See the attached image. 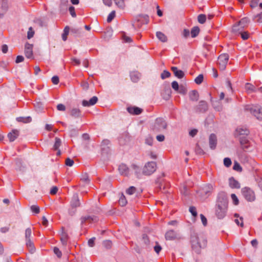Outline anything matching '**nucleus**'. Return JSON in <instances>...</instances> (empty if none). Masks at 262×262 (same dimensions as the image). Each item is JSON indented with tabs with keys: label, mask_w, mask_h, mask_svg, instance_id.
I'll list each match as a JSON object with an SVG mask.
<instances>
[{
	"label": "nucleus",
	"mask_w": 262,
	"mask_h": 262,
	"mask_svg": "<svg viewBox=\"0 0 262 262\" xmlns=\"http://www.w3.org/2000/svg\"><path fill=\"white\" fill-rule=\"evenodd\" d=\"M191 242L192 249L196 252H199L200 248H204L207 245V240L203 236H198L192 235L191 237Z\"/></svg>",
	"instance_id": "f257e3e1"
},
{
	"label": "nucleus",
	"mask_w": 262,
	"mask_h": 262,
	"mask_svg": "<svg viewBox=\"0 0 262 262\" xmlns=\"http://www.w3.org/2000/svg\"><path fill=\"white\" fill-rule=\"evenodd\" d=\"M167 124L165 120L161 117L157 118L152 126V129L155 132H160L167 128Z\"/></svg>",
	"instance_id": "f03ea898"
},
{
	"label": "nucleus",
	"mask_w": 262,
	"mask_h": 262,
	"mask_svg": "<svg viewBox=\"0 0 262 262\" xmlns=\"http://www.w3.org/2000/svg\"><path fill=\"white\" fill-rule=\"evenodd\" d=\"M32 231L31 228H28L25 231L26 245L31 253L35 251V248L32 241Z\"/></svg>",
	"instance_id": "7ed1b4c3"
},
{
	"label": "nucleus",
	"mask_w": 262,
	"mask_h": 262,
	"mask_svg": "<svg viewBox=\"0 0 262 262\" xmlns=\"http://www.w3.org/2000/svg\"><path fill=\"white\" fill-rule=\"evenodd\" d=\"M245 110L254 116L258 120H262V107L260 106H246Z\"/></svg>",
	"instance_id": "20e7f679"
},
{
	"label": "nucleus",
	"mask_w": 262,
	"mask_h": 262,
	"mask_svg": "<svg viewBox=\"0 0 262 262\" xmlns=\"http://www.w3.org/2000/svg\"><path fill=\"white\" fill-rule=\"evenodd\" d=\"M227 209V203L225 201L218 203L215 211L217 217L220 219L224 218L226 215Z\"/></svg>",
	"instance_id": "39448f33"
},
{
	"label": "nucleus",
	"mask_w": 262,
	"mask_h": 262,
	"mask_svg": "<svg viewBox=\"0 0 262 262\" xmlns=\"http://www.w3.org/2000/svg\"><path fill=\"white\" fill-rule=\"evenodd\" d=\"M243 195L246 200L249 202H253L255 200V194L251 189L245 187L242 189Z\"/></svg>",
	"instance_id": "423d86ee"
},
{
	"label": "nucleus",
	"mask_w": 262,
	"mask_h": 262,
	"mask_svg": "<svg viewBox=\"0 0 262 262\" xmlns=\"http://www.w3.org/2000/svg\"><path fill=\"white\" fill-rule=\"evenodd\" d=\"M156 164L154 162L147 163L143 168V173L145 175H150L156 170Z\"/></svg>",
	"instance_id": "0eeeda50"
},
{
	"label": "nucleus",
	"mask_w": 262,
	"mask_h": 262,
	"mask_svg": "<svg viewBox=\"0 0 262 262\" xmlns=\"http://www.w3.org/2000/svg\"><path fill=\"white\" fill-rule=\"evenodd\" d=\"M229 60V55L227 54H222L218 58V64L221 70H224L226 67Z\"/></svg>",
	"instance_id": "6e6552de"
},
{
	"label": "nucleus",
	"mask_w": 262,
	"mask_h": 262,
	"mask_svg": "<svg viewBox=\"0 0 262 262\" xmlns=\"http://www.w3.org/2000/svg\"><path fill=\"white\" fill-rule=\"evenodd\" d=\"M165 237L166 240H174L181 238L180 235L172 230L167 231L165 233Z\"/></svg>",
	"instance_id": "1a4fd4ad"
},
{
	"label": "nucleus",
	"mask_w": 262,
	"mask_h": 262,
	"mask_svg": "<svg viewBox=\"0 0 262 262\" xmlns=\"http://www.w3.org/2000/svg\"><path fill=\"white\" fill-rule=\"evenodd\" d=\"M25 56L28 58H30L33 56V45L30 43H26L25 47Z\"/></svg>",
	"instance_id": "9d476101"
},
{
	"label": "nucleus",
	"mask_w": 262,
	"mask_h": 262,
	"mask_svg": "<svg viewBox=\"0 0 262 262\" xmlns=\"http://www.w3.org/2000/svg\"><path fill=\"white\" fill-rule=\"evenodd\" d=\"M128 112L132 115H138L142 112V109L137 106H129L127 108Z\"/></svg>",
	"instance_id": "9b49d317"
},
{
	"label": "nucleus",
	"mask_w": 262,
	"mask_h": 262,
	"mask_svg": "<svg viewBox=\"0 0 262 262\" xmlns=\"http://www.w3.org/2000/svg\"><path fill=\"white\" fill-rule=\"evenodd\" d=\"M208 110V105L206 102L204 101H201L199 105L196 106V110L198 112L204 113Z\"/></svg>",
	"instance_id": "f8f14e48"
},
{
	"label": "nucleus",
	"mask_w": 262,
	"mask_h": 262,
	"mask_svg": "<svg viewBox=\"0 0 262 262\" xmlns=\"http://www.w3.org/2000/svg\"><path fill=\"white\" fill-rule=\"evenodd\" d=\"M80 202L78 195L77 193H75L71 201V206L72 208H76L80 206Z\"/></svg>",
	"instance_id": "ddd939ff"
},
{
	"label": "nucleus",
	"mask_w": 262,
	"mask_h": 262,
	"mask_svg": "<svg viewBox=\"0 0 262 262\" xmlns=\"http://www.w3.org/2000/svg\"><path fill=\"white\" fill-rule=\"evenodd\" d=\"M119 173L121 175L127 176L129 174V168L128 167L124 164H121L118 167Z\"/></svg>",
	"instance_id": "4468645a"
},
{
	"label": "nucleus",
	"mask_w": 262,
	"mask_h": 262,
	"mask_svg": "<svg viewBox=\"0 0 262 262\" xmlns=\"http://www.w3.org/2000/svg\"><path fill=\"white\" fill-rule=\"evenodd\" d=\"M98 101V98L96 96H93L89 101L83 100L82 104L83 106H90L95 104Z\"/></svg>",
	"instance_id": "2eb2a0df"
},
{
	"label": "nucleus",
	"mask_w": 262,
	"mask_h": 262,
	"mask_svg": "<svg viewBox=\"0 0 262 262\" xmlns=\"http://www.w3.org/2000/svg\"><path fill=\"white\" fill-rule=\"evenodd\" d=\"M209 146L211 149H214L216 145L217 139L214 134L210 135L209 139Z\"/></svg>",
	"instance_id": "dca6fc26"
},
{
	"label": "nucleus",
	"mask_w": 262,
	"mask_h": 262,
	"mask_svg": "<svg viewBox=\"0 0 262 262\" xmlns=\"http://www.w3.org/2000/svg\"><path fill=\"white\" fill-rule=\"evenodd\" d=\"M19 131L17 129H14L8 134V138L10 142L14 141L18 136Z\"/></svg>",
	"instance_id": "f3484780"
},
{
	"label": "nucleus",
	"mask_w": 262,
	"mask_h": 262,
	"mask_svg": "<svg viewBox=\"0 0 262 262\" xmlns=\"http://www.w3.org/2000/svg\"><path fill=\"white\" fill-rule=\"evenodd\" d=\"M69 239V235L68 233L63 230L62 228V232L60 234V241L64 246H66L67 243L68 239Z\"/></svg>",
	"instance_id": "a211bd4d"
},
{
	"label": "nucleus",
	"mask_w": 262,
	"mask_h": 262,
	"mask_svg": "<svg viewBox=\"0 0 262 262\" xmlns=\"http://www.w3.org/2000/svg\"><path fill=\"white\" fill-rule=\"evenodd\" d=\"M171 70L173 72L175 76L178 77V78H182L184 76V73L182 70H179L176 67H172L171 68Z\"/></svg>",
	"instance_id": "6ab92c4d"
},
{
	"label": "nucleus",
	"mask_w": 262,
	"mask_h": 262,
	"mask_svg": "<svg viewBox=\"0 0 262 262\" xmlns=\"http://www.w3.org/2000/svg\"><path fill=\"white\" fill-rule=\"evenodd\" d=\"M189 98L191 101H196L199 99V95L197 91L192 90L189 92Z\"/></svg>",
	"instance_id": "aec40b11"
},
{
	"label": "nucleus",
	"mask_w": 262,
	"mask_h": 262,
	"mask_svg": "<svg viewBox=\"0 0 262 262\" xmlns=\"http://www.w3.org/2000/svg\"><path fill=\"white\" fill-rule=\"evenodd\" d=\"M229 186L232 188H239L240 184L233 178H230L229 179Z\"/></svg>",
	"instance_id": "412c9836"
},
{
	"label": "nucleus",
	"mask_w": 262,
	"mask_h": 262,
	"mask_svg": "<svg viewBox=\"0 0 262 262\" xmlns=\"http://www.w3.org/2000/svg\"><path fill=\"white\" fill-rule=\"evenodd\" d=\"M70 115L74 118H79L81 116V111L79 108H73L70 111Z\"/></svg>",
	"instance_id": "4be33fe9"
},
{
	"label": "nucleus",
	"mask_w": 262,
	"mask_h": 262,
	"mask_svg": "<svg viewBox=\"0 0 262 262\" xmlns=\"http://www.w3.org/2000/svg\"><path fill=\"white\" fill-rule=\"evenodd\" d=\"M89 221L90 223L91 222H96L98 221V219L96 216H84L82 217L81 218V223L83 224L86 221Z\"/></svg>",
	"instance_id": "5701e85b"
},
{
	"label": "nucleus",
	"mask_w": 262,
	"mask_h": 262,
	"mask_svg": "<svg viewBox=\"0 0 262 262\" xmlns=\"http://www.w3.org/2000/svg\"><path fill=\"white\" fill-rule=\"evenodd\" d=\"M1 11L4 12V13H6L9 9V4L8 0H2L1 6Z\"/></svg>",
	"instance_id": "b1692460"
},
{
	"label": "nucleus",
	"mask_w": 262,
	"mask_h": 262,
	"mask_svg": "<svg viewBox=\"0 0 262 262\" xmlns=\"http://www.w3.org/2000/svg\"><path fill=\"white\" fill-rule=\"evenodd\" d=\"M140 76L141 75L138 72H134L130 74L131 80L134 82H137L140 79Z\"/></svg>",
	"instance_id": "393cba45"
},
{
	"label": "nucleus",
	"mask_w": 262,
	"mask_h": 262,
	"mask_svg": "<svg viewBox=\"0 0 262 262\" xmlns=\"http://www.w3.org/2000/svg\"><path fill=\"white\" fill-rule=\"evenodd\" d=\"M157 38L162 42H165L167 40L166 36L161 32L158 31L156 33Z\"/></svg>",
	"instance_id": "a878e982"
},
{
	"label": "nucleus",
	"mask_w": 262,
	"mask_h": 262,
	"mask_svg": "<svg viewBox=\"0 0 262 262\" xmlns=\"http://www.w3.org/2000/svg\"><path fill=\"white\" fill-rule=\"evenodd\" d=\"M244 28H241V26L238 24L234 25L232 27V32L235 34H240L242 32Z\"/></svg>",
	"instance_id": "bb28decb"
},
{
	"label": "nucleus",
	"mask_w": 262,
	"mask_h": 262,
	"mask_svg": "<svg viewBox=\"0 0 262 262\" xmlns=\"http://www.w3.org/2000/svg\"><path fill=\"white\" fill-rule=\"evenodd\" d=\"M236 132L239 135H248L249 133L248 129L242 127L237 128L236 130Z\"/></svg>",
	"instance_id": "cd10ccee"
},
{
	"label": "nucleus",
	"mask_w": 262,
	"mask_h": 262,
	"mask_svg": "<svg viewBox=\"0 0 262 262\" xmlns=\"http://www.w3.org/2000/svg\"><path fill=\"white\" fill-rule=\"evenodd\" d=\"M239 141L243 149L247 148L248 147V146L246 144L248 143V140L246 137L244 136L240 137Z\"/></svg>",
	"instance_id": "c85d7f7f"
},
{
	"label": "nucleus",
	"mask_w": 262,
	"mask_h": 262,
	"mask_svg": "<svg viewBox=\"0 0 262 262\" xmlns=\"http://www.w3.org/2000/svg\"><path fill=\"white\" fill-rule=\"evenodd\" d=\"M245 89L249 93L255 92V87L253 85L249 83H247L245 84Z\"/></svg>",
	"instance_id": "c756f323"
},
{
	"label": "nucleus",
	"mask_w": 262,
	"mask_h": 262,
	"mask_svg": "<svg viewBox=\"0 0 262 262\" xmlns=\"http://www.w3.org/2000/svg\"><path fill=\"white\" fill-rule=\"evenodd\" d=\"M18 122H21L25 123H29L31 121L32 119L30 117H20L16 118Z\"/></svg>",
	"instance_id": "7c9ffc66"
},
{
	"label": "nucleus",
	"mask_w": 262,
	"mask_h": 262,
	"mask_svg": "<svg viewBox=\"0 0 262 262\" xmlns=\"http://www.w3.org/2000/svg\"><path fill=\"white\" fill-rule=\"evenodd\" d=\"M249 22V20L247 17L243 18L238 24L241 26V28H245L248 23Z\"/></svg>",
	"instance_id": "2f4dec72"
},
{
	"label": "nucleus",
	"mask_w": 262,
	"mask_h": 262,
	"mask_svg": "<svg viewBox=\"0 0 262 262\" xmlns=\"http://www.w3.org/2000/svg\"><path fill=\"white\" fill-rule=\"evenodd\" d=\"M200 32V29L198 27H194L192 28L191 30V37L194 38Z\"/></svg>",
	"instance_id": "473e14b6"
},
{
	"label": "nucleus",
	"mask_w": 262,
	"mask_h": 262,
	"mask_svg": "<svg viewBox=\"0 0 262 262\" xmlns=\"http://www.w3.org/2000/svg\"><path fill=\"white\" fill-rule=\"evenodd\" d=\"M55 140V141L53 147L55 150H57L61 144V141L60 139L57 137H56Z\"/></svg>",
	"instance_id": "72a5a7b5"
},
{
	"label": "nucleus",
	"mask_w": 262,
	"mask_h": 262,
	"mask_svg": "<svg viewBox=\"0 0 262 262\" xmlns=\"http://www.w3.org/2000/svg\"><path fill=\"white\" fill-rule=\"evenodd\" d=\"M69 28L67 26L64 28L63 33L62 34V38L63 41H66L67 39V36L69 32Z\"/></svg>",
	"instance_id": "f704fd0d"
},
{
	"label": "nucleus",
	"mask_w": 262,
	"mask_h": 262,
	"mask_svg": "<svg viewBox=\"0 0 262 262\" xmlns=\"http://www.w3.org/2000/svg\"><path fill=\"white\" fill-rule=\"evenodd\" d=\"M206 20V16L205 14H200L198 16V20L199 23L203 24Z\"/></svg>",
	"instance_id": "c9c22d12"
},
{
	"label": "nucleus",
	"mask_w": 262,
	"mask_h": 262,
	"mask_svg": "<svg viewBox=\"0 0 262 262\" xmlns=\"http://www.w3.org/2000/svg\"><path fill=\"white\" fill-rule=\"evenodd\" d=\"M136 188L134 186H130L126 190V193L129 195H132L136 192Z\"/></svg>",
	"instance_id": "e433bc0d"
},
{
	"label": "nucleus",
	"mask_w": 262,
	"mask_h": 262,
	"mask_svg": "<svg viewBox=\"0 0 262 262\" xmlns=\"http://www.w3.org/2000/svg\"><path fill=\"white\" fill-rule=\"evenodd\" d=\"M213 189V186L210 184L207 185L205 186L203 188V192L205 193L206 194L210 192Z\"/></svg>",
	"instance_id": "4c0bfd02"
},
{
	"label": "nucleus",
	"mask_w": 262,
	"mask_h": 262,
	"mask_svg": "<svg viewBox=\"0 0 262 262\" xmlns=\"http://www.w3.org/2000/svg\"><path fill=\"white\" fill-rule=\"evenodd\" d=\"M119 204L122 206H124L127 203L126 199L124 195H122L119 200Z\"/></svg>",
	"instance_id": "58836bf2"
},
{
	"label": "nucleus",
	"mask_w": 262,
	"mask_h": 262,
	"mask_svg": "<svg viewBox=\"0 0 262 262\" xmlns=\"http://www.w3.org/2000/svg\"><path fill=\"white\" fill-rule=\"evenodd\" d=\"M115 11H113L108 14L107 18V21L108 23L111 22L112 20L114 18V17H115Z\"/></svg>",
	"instance_id": "ea45409f"
},
{
	"label": "nucleus",
	"mask_w": 262,
	"mask_h": 262,
	"mask_svg": "<svg viewBox=\"0 0 262 262\" xmlns=\"http://www.w3.org/2000/svg\"><path fill=\"white\" fill-rule=\"evenodd\" d=\"M203 81V75L202 74H200L198 76H197L194 81L196 84H201Z\"/></svg>",
	"instance_id": "a19ab883"
},
{
	"label": "nucleus",
	"mask_w": 262,
	"mask_h": 262,
	"mask_svg": "<svg viewBox=\"0 0 262 262\" xmlns=\"http://www.w3.org/2000/svg\"><path fill=\"white\" fill-rule=\"evenodd\" d=\"M170 76V73L168 71H164L161 74V78L162 79H164L166 78H168Z\"/></svg>",
	"instance_id": "79ce46f5"
},
{
	"label": "nucleus",
	"mask_w": 262,
	"mask_h": 262,
	"mask_svg": "<svg viewBox=\"0 0 262 262\" xmlns=\"http://www.w3.org/2000/svg\"><path fill=\"white\" fill-rule=\"evenodd\" d=\"M233 169L235 170L238 171H241L242 170V168L241 166V165L239 164V163L236 161L234 162V165L233 167Z\"/></svg>",
	"instance_id": "37998d69"
},
{
	"label": "nucleus",
	"mask_w": 262,
	"mask_h": 262,
	"mask_svg": "<svg viewBox=\"0 0 262 262\" xmlns=\"http://www.w3.org/2000/svg\"><path fill=\"white\" fill-rule=\"evenodd\" d=\"M122 37L125 42L129 43L132 41V38L130 37L126 36L124 32L122 33Z\"/></svg>",
	"instance_id": "c03bdc74"
},
{
	"label": "nucleus",
	"mask_w": 262,
	"mask_h": 262,
	"mask_svg": "<svg viewBox=\"0 0 262 262\" xmlns=\"http://www.w3.org/2000/svg\"><path fill=\"white\" fill-rule=\"evenodd\" d=\"M74 163V162L73 160L69 158H68L66 159L65 164L67 166L71 167L73 165Z\"/></svg>",
	"instance_id": "a18cd8bd"
},
{
	"label": "nucleus",
	"mask_w": 262,
	"mask_h": 262,
	"mask_svg": "<svg viewBox=\"0 0 262 262\" xmlns=\"http://www.w3.org/2000/svg\"><path fill=\"white\" fill-rule=\"evenodd\" d=\"M259 0H251L250 6L252 8H254L259 5Z\"/></svg>",
	"instance_id": "49530a36"
},
{
	"label": "nucleus",
	"mask_w": 262,
	"mask_h": 262,
	"mask_svg": "<svg viewBox=\"0 0 262 262\" xmlns=\"http://www.w3.org/2000/svg\"><path fill=\"white\" fill-rule=\"evenodd\" d=\"M31 211L35 213H38L40 211L39 207L37 205H32L31 206Z\"/></svg>",
	"instance_id": "de8ad7c7"
},
{
	"label": "nucleus",
	"mask_w": 262,
	"mask_h": 262,
	"mask_svg": "<svg viewBox=\"0 0 262 262\" xmlns=\"http://www.w3.org/2000/svg\"><path fill=\"white\" fill-rule=\"evenodd\" d=\"M224 164L225 166L229 167L231 165V160L229 158H225L224 159Z\"/></svg>",
	"instance_id": "09e8293b"
},
{
	"label": "nucleus",
	"mask_w": 262,
	"mask_h": 262,
	"mask_svg": "<svg viewBox=\"0 0 262 262\" xmlns=\"http://www.w3.org/2000/svg\"><path fill=\"white\" fill-rule=\"evenodd\" d=\"M115 4L120 8H124V0H115Z\"/></svg>",
	"instance_id": "8fccbe9b"
},
{
	"label": "nucleus",
	"mask_w": 262,
	"mask_h": 262,
	"mask_svg": "<svg viewBox=\"0 0 262 262\" xmlns=\"http://www.w3.org/2000/svg\"><path fill=\"white\" fill-rule=\"evenodd\" d=\"M103 245L106 248L109 249L112 246V242L111 241H109V240L104 241L103 242Z\"/></svg>",
	"instance_id": "3c124183"
},
{
	"label": "nucleus",
	"mask_w": 262,
	"mask_h": 262,
	"mask_svg": "<svg viewBox=\"0 0 262 262\" xmlns=\"http://www.w3.org/2000/svg\"><path fill=\"white\" fill-rule=\"evenodd\" d=\"M142 241L144 244V245H145L146 246L148 245L149 243V240L148 239V237L145 234H144L143 235L142 238Z\"/></svg>",
	"instance_id": "603ef678"
},
{
	"label": "nucleus",
	"mask_w": 262,
	"mask_h": 262,
	"mask_svg": "<svg viewBox=\"0 0 262 262\" xmlns=\"http://www.w3.org/2000/svg\"><path fill=\"white\" fill-rule=\"evenodd\" d=\"M189 210L193 216H196L197 215V212H196V208L195 207H194V206L190 207Z\"/></svg>",
	"instance_id": "864d4df0"
},
{
	"label": "nucleus",
	"mask_w": 262,
	"mask_h": 262,
	"mask_svg": "<svg viewBox=\"0 0 262 262\" xmlns=\"http://www.w3.org/2000/svg\"><path fill=\"white\" fill-rule=\"evenodd\" d=\"M231 198L234 205H237L238 204L239 201L237 197L235 194H232Z\"/></svg>",
	"instance_id": "5fc2aeb1"
},
{
	"label": "nucleus",
	"mask_w": 262,
	"mask_h": 262,
	"mask_svg": "<svg viewBox=\"0 0 262 262\" xmlns=\"http://www.w3.org/2000/svg\"><path fill=\"white\" fill-rule=\"evenodd\" d=\"M54 252L57 256L58 257L60 258L61 257L62 253L58 248H54Z\"/></svg>",
	"instance_id": "6e6d98bb"
},
{
	"label": "nucleus",
	"mask_w": 262,
	"mask_h": 262,
	"mask_svg": "<svg viewBox=\"0 0 262 262\" xmlns=\"http://www.w3.org/2000/svg\"><path fill=\"white\" fill-rule=\"evenodd\" d=\"M171 86L174 90L176 91L179 90V84L176 81H174L171 83Z\"/></svg>",
	"instance_id": "4d7b16f0"
},
{
	"label": "nucleus",
	"mask_w": 262,
	"mask_h": 262,
	"mask_svg": "<svg viewBox=\"0 0 262 262\" xmlns=\"http://www.w3.org/2000/svg\"><path fill=\"white\" fill-rule=\"evenodd\" d=\"M69 11H70L71 15H72V16L73 17H75L76 16V13L75 11V8L74 7L71 6L69 8Z\"/></svg>",
	"instance_id": "13d9d810"
},
{
	"label": "nucleus",
	"mask_w": 262,
	"mask_h": 262,
	"mask_svg": "<svg viewBox=\"0 0 262 262\" xmlns=\"http://www.w3.org/2000/svg\"><path fill=\"white\" fill-rule=\"evenodd\" d=\"M131 167L135 171L136 175L137 176V177H138V172L139 171V166L136 164H133L132 165Z\"/></svg>",
	"instance_id": "bf43d9fd"
},
{
	"label": "nucleus",
	"mask_w": 262,
	"mask_h": 262,
	"mask_svg": "<svg viewBox=\"0 0 262 262\" xmlns=\"http://www.w3.org/2000/svg\"><path fill=\"white\" fill-rule=\"evenodd\" d=\"M240 34L242 38L244 40H246L249 38V34L247 32H242Z\"/></svg>",
	"instance_id": "052dcab7"
},
{
	"label": "nucleus",
	"mask_w": 262,
	"mask_h": 262,
	"mask_svg": "<svg viewBox=\"0 0 262 262\" xmlns=\"http://www.w3.org/2000/svg\"><path fill=\"white\" fill-rule=\"evenodd\" d=\"M34 33V32L32 30V28L30 27L28 32V35H27L28 38L30 39L31 38H32L33 36Z\"/></svg>",
	"instance_id": "680f3d73"
},
{
	"label": "nucleus",
	"mask_w": 262,
	"mask_h": 262,
	"mask_svg": "<svg viewBox=\"0 0 262 262\" xmlns=\"http://www.w3.org/2000/svg\"><path fill=\"white\" fill-rule=\"evenodd\" d=\"M52 82L54 84H57L59 83V77L57 76H54L52 78Z\"/></svg>",
	"instance_id": "e2e57ef3"
},
{
	"label": "nucleus",
	"mask_w": 262,
	"mask_h": 262,
	"mask_svg": "<svg viewBox=\"0 0 262 262\" xmlns=\"http://www.w3.org/2000/svg\"><path fill=\"white\" fill-rule=\"evenodd\" d=\"M95 237H92L91 238H90L89 241H88V245L90 247H94V245H95Z\"/></svg>",
	"instance_id": "0e129e2a"
},
{
	"label": "nucleus",
	"mask_w": 262,
	"mask_h": 262,
	"mask_svg": "<svg viewBox=\"0 0 262 262\" xmlns=\"http://www.w3.org/2000/svg\"><path fill=\"white\" fill-rule=\"evenodd\" d=\"M81 180L86 184L89 183L90 181L89 177L86 174L82 176Z\"/></svg>",
	"instance_id": "69168bd1"
},
{
	"label": "nucleus",
	"mask_w": 262,
	"mask_h": 262,
	"mask_svg": "<svg viewBox=\"0 0 262 262\" xmlns=\"http://www.w3.org/2000/svg\"><path fill=\"white\" fill-rule=\"evenodd\" d=\"M57 109L59 111H64L66 110V106L62 104H58L57 105Z\"/></svg>",
	"instance_id": "338daca9"
},
{
	"label": "nucleus",
	"mask_w": 262,
	"mask_h": 262,
	"mask_svg": "<svg viewBox=\"0 0 262 262\" xmlns=\"http://www.w3.org/2000/svg\"><path fill=\"white\" fill-rule=\"evenodd\" d=\"M161 249H162L161 247L158 243H157V245L154 247L155 251L157 254H158L160 252Z\"/></svg>",
	"instance_id": "774afa93"
}]
</instances>
